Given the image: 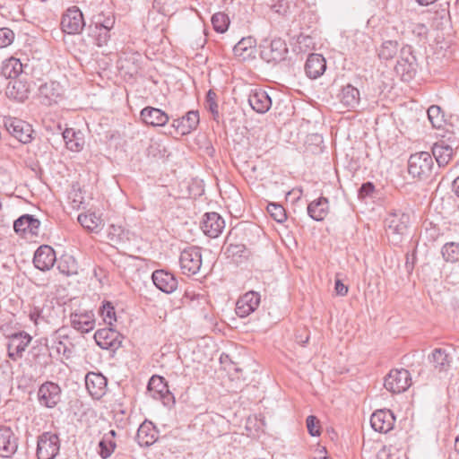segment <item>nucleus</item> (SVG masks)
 <instances>
[{
	"mask_svg": "<svg viewBox=\"0 0 459 459\" xmlns=\"http://www.w3.org/2000/svg\"><path fill=\"white\" fill-rule=\"evenodd\" d=\"M385 223L389 241L398 245L408 232L410 215L401 210H394L388 214Z\"/></svg>",
	"mask_w": 459,
	"mask_h": 459,
	"instance_id": "1",
	"label": "nucleus"
},
{
	"mask_svg": "<svg viewBox=\"0 0 459 459\" xmlns=\"http://www.w3.org/2000/svg\"><path fill=\"white\" fill-rule=\"evenodd\" d=\"M433 166L434 161L429 152H416L408 160V172L413 178H428L432 173Z\"/></svg>",
	"mask_w": 459,
	"mask_h": 459,
	"instance_id": "2",
	"label": "nucleus"
},
{
	"mask_svg": "<svg viewBox=\"0 0 459 459\" xmlns=\"http://www.w3.org/2000/svg\"><path fill=\"white\" fill-rule=\"evenodd\" d=\"M260 56L266 63L277 64L285 60L288 54L286 42L281 38L265 40L260 46Z\"/></svg>",
	"mask_w": 459,
	"mask_h": 459,
	"instance_id": "3",
	"label": "nucleus"
},
{
	"mask_svg": "<svg viewBox=\"0 0 459 459\" xmlns=\"http://www.w3.org/2000/svg\"><path fill=\"white\" fill-rule=\"evenodd\" d=\"M431 370L439 378L446 377L453 365V356L442 348H436L428 357Z\"/></svg>",
	"mask_w": 459,
	"mask_h": 459,
	"instance_id": "4",
	"label": "nucleus"
},
{
	"mask_svg": "<svg viewBox=\"0 0 459 459\" xmlns=\"http://www.w3.org/2000/svg\"><path fill=\"white\" fill-rule=\"evenodd\" d=\"M4 126L7 132L22 143H29L33 139L32 126L26 121L16 117H4Z\"/></svg>",
	"mask_w": 459,
	"mask_h": 459,
	"instance_id": "5",
	"label": "nucleus"
},
{
	"mask_svg": "<svg viewBox=\"0 0 459 459\" xmlns=\"http://www.w3.org/2000/svg\"><path fill=\"white\" fill-rule=\"evenodd\" d=\"M60 440L56 434L44 432L38 437L37 456L39 459H54L59 453Z\"/></svg>",
	"mask_w": 459,
	"mask_h": 459,
	"instance_id": "6",
	"label": "nucleus"
},
{
	"mask_svg": "<svg viewBox=\"0 0 459 459\" xmlns=\"http://www.w3.org/2000/svg\"><path fill=\"white\" fill-rule=\"evenodd\" d=\"M180 268L185 274H196L202 266V254L199 247L185 248L179 257Z\"/></svg>",
	"mask_w": 459,
	"mask_h": 459,
	"instance_id": "7",
	"label": "nucleus"
},
{
	"mask_svg": "<svg viewBox=\"0 0 459 459\" xmlns=\"http://www.w3.org/2000/svg\"><path fill=\"white\" fill-rule=\"evenodd\" d=\"M411 384V374L407 369H393L385 377L384 386L393 394L406 391Z\"/></svg>",
	"mask_w": 459,
	"mask_h": 459,
	"instance_id": "8",
	"label": "nucleus"
},
{
	"mask_svg": "<svg viewBox=\"0 0 459 459\" xmlns=\"http://www.w3.org/2000/svg\"><path fill=\"white\" fill-rule=\"evenodd\" d=\"M85 26L82 13L77 6L69 7L61 20L62 31L66 34H77Z\"/></svg>",
	"mask_w": 459,
	"mask_h": 459,
	"instance_id": "9",
	"label": "nucleus"
},
{
	"mask_svg": "<svg viewBox=\"0 0 459 459\" xmlns=\"http://www.w3.org/2000/svg\"><path fill=\"white\" fill-rule=\"evenodd\" d=\"M123 339V335L111 327L99 329L94 333L96 343L104 350H117L121 346Z\"/></svg>",
	"mask_w": 459,
	"mask_h": 459,
	"instance_id": "10",
	"label": "nucleus"
},
{
	"mask_svg": "<svg viewBox=\"0 0 459 459\" xmlns=\"http://www.w3.org/2000/svg\"><path fill=\"white\" fill-rule=\"evenodd\" d=\"M416 57L412 54L411 47L405 46L401 48L400 56L397 61L395 69L401 74L403 80H410L416 72Z\"/></svg>",
	"mask_w": 459,
	"mask_h": 459,
	"instance_id": "11",
	"label": "nucleus"
},
{
	"mask_svg": "<svg viewBox=\"0 0 459 459\" xmlns=\"http://www.w3.org/2000/svg\"><path fill=\"white\" fill-rule=\"evenodd\" d=\"M38 399L40 405L54 408L61 401V388L54 382L42 384L38 391Z\"/></svg>",
	"mask_w": 459,
	"mask_h": 459,
	"instance_id": "12",
	"label": "nucleus"
},
{
	"mask_svg": "<svg viewBox=\"0 0 459 459\" xmlns=\"http://www.w3.org/2000/svg\"><path fill=\"white\" fill-rule=\"evenodd\" d=\"M70 322L76 331L89 333L95 327V316L91 310L76 309L71 313Z\"/></svg>",
	"mask_w": 459,
	"mask_h": 459,
	"instance_id": "13",
	"label": "nucleus"
},
{
	"mask_svg": "<svg viewBox=\"0 0 459 459\" xmlns=\"http://www.w3.org/2000/svg\"><path fill=\"white\" fill-rule=\"evenodd\" d=\"M30 341V335L25 332L12 334L7 346L8 357L13 360L22 358Z\"/></svg>",
	"mask_w": 459,
	"mask_h": 459,
	"instance_id": "14",
	"label": "nucleus"
},
{
	"mask_svg": "<svg viewBox=\"0 0 459 459\" xmlns=\"http://www.w3.org/2000/svg\"><path fill=\"white\" fill-rule=\"evenodd\" d=\"M395 418L390 410H377L370 417V425L375 431L387 433L394 425Z\"/></svg>",
	"mask_w": 459,
	"mask_h": 459,
	"instance_id": "15",
	"label": "nucleus"
},
{
	"mask_svg": "<svg viewBox=\"0 0 459 459\" xmlns=\"http://www.w3.org/2000/svg\"><path fill=\"white\" fill-rule=\"evenodd\" d=\"M56 262L55 250L47 245H42L35 251L33 264L40 271L50 270Z\"/></svg>",
	"mask_w": 459,
	"mask_h": 459,
	"instance_id": "16",
	"label": "nucleus"
},
{
	"mask_svg": "<svg viewBox=\"0 0 459 459\" xmlns=\"http://www.w3.org/2000/svg\"><path fill=\"white\" fill-rule=\"evenodd\" d=\"M153 284L162 292L172 293L178 288V281L175 275L166 270H155L152 274Z\"/></svg>",
	"mask_w": 459,
	"mask_h": 459,
	"instance_id": "17",
	"label": "nucleus"
},
{
	"mask_svg": "<svg viewBox=\"0 0 459 459\" xmlns=\"http://www.w3.org/2000/svg\"><path fill=\"white\" fill-rule=\"evenodd\" d=\"M86 388L93 399L99 400L107 390V378L100 373L89 372L85 377Z\"/></svg>",
	"mask_w": 459,
	"mask_h": 459,
	"instance_id": "18",
	"label": "nucleus"
},
{
	"mask_svg": "<svg viewBox=\"0 0 459 459\" xmlns=\"http://www.w3.org/2000/svg\"><path fill=\"white\" fill-rule=\"evenodd\" d=\"M260 304V294L255 291H248L241 296L236 304V314L240 317H246L254 312Z\"/></svg>",
	"mask_w": 459,
	"mask_h": 459,
	"instance_id": "19",
	"label": "nucleus"
},
{
	"mask_svg": "<svg viewBox=\"0 0 459 459\" xmlns=\"http://www.w3.org/2000/svg\"><path fill=\"white\" fill-rule=\"evenodd\" d=\"M141 120L147 126H164L169 120V115L160 108L145 107L140 112Z\"/></svg>",
	"mask_w": 459,
	"mask_h": 459,
	"instance_id": "20",
	"label": "nucleus"
},
{
	"mask_svg": "<svg viewBox=\"0 0 459 459\" xmlns=\"http://www.w3.org/2000/svg\"><path fill=\"white\" fill-rule=\"evenodd\" d=\"M225 226L224 220L217 212H207L204 214L201 229L210 238H217Z\"/></svg>",
	"mask_w": 459,
	"mask_h": 459,
	"instance_id": "21",
	"label": "nucleus"
},
{
	"mask_svg": "<svg viewBox=\"0 0 459 459\" xmlns=\"http://www.w3.org/2000/svg\"><path fill=\"white\" fill-rule=\"evenodd\" d=\"M250 107L259 114L266 113L272 107V100L268 93L262 89H253L248 95Z\"/></svg>",
	"mask_w": 459,
	"mask_h": 459,
	"instance_id": "22",
	"label": "nucleus"
},
{
	"mask_svg": "<svg viewBox=\"0 0 459 459\" xmlns=\"http://www.w3.org/2000/svg\"><path fill=\"white\" fill-rule=\"evenodd\" d=\"M337 98L340 103L349 110H355L360 102L359 89L350 83L342 87Z\"/></svg>",
	"mask_w": 459,
	"mask_h": 459,
	"instance_id": "23",
	"label": "nucleus"
},
{
	"mask_svg": "<svg viewBox=\"0 0 459 459\" xmlns=\"http://www.w3.org/2000/svg\"><path fill=\"white\" fill-rule=\"evenodd\" d=\"M17 438L7 427H0V456L10 457L17 450Z\"/></svg>",
	"mask_w": 459,
	"mask_h": 459,
	"instance_id": "24",
	"label": "nucleus"
},
{
	"mask_svg": "<svg viewBox=\"0 0 459 459\" xmlns=\"http://www.w3.org/2000/svg\"><path fill=\"white\" fill-rule=\"evenodd\" d=\"M198 111H188L182 117L173 120L172 126L182 135L187 134L195 130L199 124Z\"/></svg>",
	"mask_w": 459,
	"mask_h": 459,
	"instance_id": "25",
	"label": "nucleus"
},
{
	"mask_svg": "<svg viewBox=\"0 0 459 459\" xmlns=\"http://www.w3.org/2000/svg\"><path fill=\"white\" fill-rule=\"evenodd\" d=\"M148 391L154 399L162 400L163 403H166V400L169 401L171 397L167 382L164 377L160 376H152L150 378Z\"/></svg>",
	"mask_w": 459,
	"mask_h": 459,
	"instance_id": "26",
	"label": "nucleus"
},
{
	"mask_svg": "<svg viewBox=\"0 0 459 459\" xmlns=\"http://www.w3.org/2000/svg\"><path fill=\"white\" fill-rule=\"evenodd\" d=\"M326 69V61L320 54H310L305 64L306 74L311 79H317Z\"/></svg>",
	"mask_w": 459,
	"mask_h": 459,
	"instance_id": "27",
	"label": "nucleus"
},
{
	"mask_svg": "<svg viewBox=\"0 0 459 459\" xmlns=\"http://www.w3.org/2000/svg\"><path fill=\"white\" fill-rule=\"evenodd\" d=\"M39 226L40 221L30 214L22 215L13 222V229L16 233L38 235Z\"/></svg>",
	"mask_w": 459,
	"mask_h": 459,
	"instance_id": "28",
	"label": "nucleus"
},
{
	"mask_svg": "<svg viewBox=\"0 0 459 459\" xmlns=\"http://www.w3.org/2000/svg\"><path fill=\"white\" fill-rule=\"evenodd\" d=\"M454 148L445 141H439L434 143L432 154L435 157L438 167H444L448 164L453 157Z\"/></svg>",
	"mask_w": 459,
	"mask_h": 459,
	"instance_id": "29",
	"label": "nucleus"
},
{
	"mask_svg": "<svg viewBox=\"0 0 459 459\" xmlns=\"http://www.w3.org/2000/svg\"><path fill=\"white\" fill-rule=\"evenodd\" d=\"M329 212L328 199L325 197H319L318 199L311 202L307 206V214L309 217L316 221H323Z\"/></svg>",
	"mask_w": 459,
	"mask_h": 459,
	"instance_id": "30",
	"label": "nucleus"
},
{
	"mask_svg": "<svg viewBox=\"0 0 459 459\" xmlns=\"http://www.w3.org/2000/svg\"><path fill=\"white\" fill-rule=\"evenodd\" d=\"M141 446H149L156 441V431L151 422L144 421L137 429L135 437Z\"/></svg>",
	"mask_w": 459,
	"mask_h": 459,
	"instance_id": "31",
	"label": "nucleus"
},
{
	"mask_svg": "<svg viewBox=\"0 0 459 459\" xmlns=\"http://www.w3.org/2000/svg\"><path fill=\"white\" fill-rule=\"evenodd\" d=\"M39 96L43 99L46 105H51L57 102L61 96L60 85L55 82H46L39 87Z\"/></svg>",
	"mask_w": 459,
	"mask_h": 459,
	"instance_id": "32",
	"label": "nucleus"
},
{
	"mask_svg": "<svg viewBox=\"0 0 459 459\" xmlns=\"http://www.w3.org/2000/svg\"><path fill=\"white\" fill-rule=\"evenodd\" d=\"M62 134L67 149L72 152H80L82 149L84 140L82 134L80 131H75L73 128H66Z\"/></svg>",
	"mask_w": 459,
	"mask_h": 459,
	"instance_id": "33",
	"label": "nucleus"
},
{
	"mask_svg": "<svg viewBox=\"0 0 459 459\" xmlns=\"http://www.w3.org/2000/svg\"><path fill=\"white\" fill-rule=\"evenodd\" d=\"M23 71V65L20 59L10 57L3 62L1 74L5 78H16Z\"/></svg>",
	"mask_w": 459,
	"mask_h": 459,
	"instance_id": "34",
	"label": "nucleus"
},
{
	"mask_svg": "<svg viewBox=\"0 0 459 459\" xmlns=\"http://www.w3.org/2000/svg\"><path fill=\"white\" fill-rule=\"evenodd\" d=\"M441 254L444 260L447 263L459 262V243L448 242L441 248Z\"/></svg>",
	"mask_w": 459,
	"mask_h": 459,
	"instance_id": "35",
	"label": "nucleus"
},
{
	"mask_svg": "<svg viewBox=\"0 0 459 459\" xmlns=\"http://www.w3.org/2000/svg\"><path fill=\"white\" fill-rule=\"evenodd\" d=\"M58 271L66 276L75 274L77 273V266L75 260L71 255L62 256L57 261Z\"/></svg>",
	"mask_w": 459,
	"mask_h": 459,
	"instance_id": "36",
	"label": "nucleus"
},
{
	"mask_svg": "<svg viewBox=\"0 0 459 459\" xmlns=\"http://www.w3.org/2000/svg\"><path fill=\"white\" fill-rule=\"evenodd\" d=\"M255 46V39L253 37H247L241 39L233 48L234 54L238 56H250L248 51L252 50V48Z\"/></svg>",
	"mask_w": 459,
	"mask_h": 459,
	"instance_id": "37",
	"label": "nucleus"
},
{
	"mask_svg": "<svg viewBox=\"0 0 459 459\" xmlns=\"http://www.w3.org/2000/svg\"><path fill=\"white\" fill-rule=\"evenodd\" d=\"M92 26L96 29H113L115 25V16L112 13H105L103 12L93 16Z\"/></svg>",
	"mask_w": 459,
	"mask_h": 459,
	"instance_id": "38",
	"label": "nucleus"
},
{
	"mask_svg": "<svg viewBox=\"0 0 459 459\" xmlns=\"http://www.w3.org/2000/svg\"><path fill=\"white\" fill-rule=\"evenodd\" d=\"M78 221L84 229L94 231L101 223V219L95 213L80 214L78 216Z\"/></svg>",
	"mask_w": 459,
	"mask_h": 459,
	"instance_id": "39",
	"label": "nucleus"
},
{
	"mask_svg": "<svg viewBox=\"0 0 459 459\" xmlns=\"http://www.w3.org/2000/svg\"><path fill=\"white\" fill-rule=\"evenodd\" d=\"M398 43L395 40H386L383 42L378 56L381 59L389 60L397 54Z\"/></svg>",
	"mask_w": 459,
	"mask_h": 459,
	"instance_id": "40",
	"label": "nucleus"
},
{
	"mask_svg": "<svg viewBox=\"0 0 459 459\" xmlns=\"http://www.w3.org/2000/svg\"><path fill=\"white\" fill-rule=\"evenodd\" d=\"M112 29H96L95 26L91 25L90 30L91 35L95 38L96 45L99 47H102L108 43L110 39V30Z\"/></svg>",
	"mask_w": 459,
	"mask_h": 459,
	"instance_id": "41",
	"label": "nucleus"
},
{
	"mask_svg": "<svg viewBox=\"0 0 459 459\" xmlns=\"http://www.w3.org/2000/svg\"><path fill=\"white\" fill-rule=\"evenodd\" d=\"M212 24L215 31L224 33L228 30L230 19L223 13H216L212 17Z\"/></svg>",
	"mask_w": 459,
	"mask_h": 459,
	"instance_id": "42",
	"label": "nucleus"
},
{
	"mask_svg": "<svg viewBox=\"0 0 459 459\" xmlns=\"http://www.w3.org/2000/svg\"><path fill=\"white\" fill-rule=\"evenodd\" d=\"M216 98V93L212 90H209L206 94L205 108L212 113L213 119L219 122L220 112Z\"/></svg>",
	"mask_w": 459,
	"mask_h": 459,
	"instance_id": "43",
	"label": "nucleus"
},
{
	"mask_svg": "<svg viewBox=\"0 0 459 459\" xmlns=\"http://www.w3.org/2000/svg\"><path fill=\"white\" fill-rule=\"evenodd\" d=\"M428 117L432 126L440 128L444 122V115L438 106L432 105L428 108Z\"/></svg>",
	"mask_w": 459,
	"mask_h": 459,
	"instance_id": "44",
	"label": "nucleus"
},
{
	"mask_svg": "<svg viewBox=\"0 0 459 459\" xmlns=\"http://www.w3.org/2000/svg\"><path fill=\"white\" fill-rule=\"evenodd\" d=\"M267 212L271 217L279 223H282L287 219V214L283 206L278 204L271 203L267 205Z\"/></svg>",
	"mask_w": 459,
	"mask_h": 459,
	"instance_id": "45",
	"label": "nucleus"
},
{
	"mask_svg": "<svg viewBox=\"0 0 459 459\" xmlns=\"http://www.w3.org/2000/svg\"><path fill=\"white\" fill-rule=\"evenodd\" d=\"M99 446L100 449V456L103 459H106L109 457L113 453L116 447V442L114 440H111V438H109V436H103L102 439L99 443Z\"/></svg>",
	"mask_w": 459,
	"mask_h": 459,
	"instance_id": "46",
	"label": "nucleus"
},
{
	"mask_svg": "<svg viewBox=\"0 0 459 459\" xmlns=\"http://www.w3.org/2000/svg\"><path fill=\"white\" fill-rule=\"evenodd\" d=\"M100 314L103 321L108 325H112L113 322L116 321L115 308L110 302H106L102 305L100 308Z\"/></svg>",
	"mask_w": 459,
	"mask_h": 459,
	"instance_id": "47",
	"label": "nucleus"
},
{
	"mask_svg": "<svg viewBox=\"0 0 459 459\" xmlns=\"http://www.w3.org/2000/svg\"><path fill=\"white\" fill-rule=\"evenodd\" d=\"M108 238L114 244H119L125 239V232L121 227L111 225L108 229Z\"/></svg>",
	"mask_w": 459,
	"mask_h": 459,
	"instance_id": "48",
	"label": "nucleus"
},
{
	"mask_svg": "<svg viewBox=\"0 0 459 459\" xmlns=\"http://www.w3.org/2000/svg\"><path fill=\"white\" fill-rule=\"evenodd\" d=\"M306 423L307 431L312 437L320 436L321 429L319 425V420L316 416L309 415L306 420Z\"/></svg>",
	"mask_w": 459,
	"mask_h": 459,
	"instance_id": "49",
	"label": "nucleus"
},
{
	"mask_svg": "<svg viewBox=\"0 0 459 459\" xmlns=\"http://www.w3.org/2000/svg\"><path fill=\"white\" fill-rule=\"evenodd\" d=\"M14 32L8 28L0 29V48H5L13 43Z\"/></svg>",
	"mask_w": 459,
	"mask_h": 459,
	"instance_id": "50",
	"label": "nucleus"
},
{
	"mask_svg": "<svg viewBox=\"0 0 459 459\" xmlns=\"http://www.w3.org/2000/svg\"><path fill=\"white\" fill-rule=\"evenodd\" d=\"M247 252L246 247L244 245H230L227 247L226 254L228 256L235 258L237 256L242 257L245 256V254Z\"/></svg>",
	"mask_w": 459,
	"mask_h": 459,
	"instance_id": "51",
	"label": "nucleus"
},
{
	"mask_svg": "<svg viewBox=\"0 0 459 459\" xmlns=\"http://www.w3.org/2000/svg\"><path fill=\"white\" fill-rule=\"evenodd\" d=\"M375 191V186L371 182H367L362 184L360 188L359 189V197L366 198L368 196H371Z\"/></svg>",
	"mask_w": 459,
	"mask_h": 459,
	"instance_id": "52",
	"label": "nucleus"
},
{
	"mask_svg": "<svg viewBox=\"0 0 459 459\" xmlns=\"http://www.w3.org/2000/svg\"><path fill=\"white\" fill-rule=\"evenodd\" d=\"M161 144L159 142L152 141L149 147L147 148V153L149 156L156 157L158 152H160Z\"/></svg>",
	"mask_w": 459,
	"mask_h": 459,
	"instance_id": "53",
	"label": "nucleus"
},
{
	"mask_svg": "<svg viewBox=\"0 0 459 459\" xmlns=\"http://www.w3.org/2000/svg\"><path fill=\"white\" fill-rule=\"evenodd\" d=\"M334 290L339 296H345L348 293V286L343 284L340 279L335 280Z\"/></svg>",
	"mask_w": 459,
	"mask_h": 459,
	"instance_id": "54",
	"label": "nucleus"
},
{
	"mask_svg": "<svg viewBox=\"0 0 459 459\" xmlns=\"http://www.w3.org/2000/svg\"><path fill=\"white\" fill-rule=\"evenodd\" d=\"M273 10L280 14H285L289 9V5L287 2H284L283 0L279 1L278 4H273L272 6Z\"/></svg>",
	"mask_w": 459,
	"mask_h": 459,
	"instance_id": "55",
	"label": "nucleus"
},
{
	"mask_svg": "<svg viewBox=\"0 0 459 459\" xmlns=\"http://www.w3.org/2000/svg\"><path fill=\"white\" fill-rule=\"evenodd\" d=\"M412 31L420 37H426L428 34V28L423 23H417L414 25Z\"/></svg>",
	"mask_w": 459,
	"mask_h": 459,
	"instance_id": "56",
	"label": "nucleus"
},
{
	"mask_svg": "<svg viewBox=\"0 0 459 459\" xmlns=\"http://www.w3.org/2000/svg\"><path fill=\"white\" fill-rule=\"evenodd\" d=\"M415 259H416V257H415L414 254H412V255L407 254V255H406V262H405V268H406V271L409 273H411L413 268H414Z\"/></svg>",
	"mask_w": 459,
	"mask_h": 459,
	"instance_id": "57",
	"label": "nucleus"
},
{
	"mask_svg": "<svg viewBox=\"0 0 459 459\" xmlns=\"http://www.w3.org/2000/svg\"><path fill=\"white\" fill-rule=\"evenodd\" d=\"M309 341V335L305 332V334H297L296 342L301 346H305Z\"/></svg>",
	"mask_w": 459,
	"mask_h": 459,
	"instance_id": "58",
	"label": "nucleus"
},
{
	"mask_svg": "<svg viewBox=\"0 0 459 459\" xmlns=\"http://www.w3.org/2000/svg\"><path fill=\"white\" fill-rule=\"evenodd\" d=\"M40 317H41V312L38 308H34V310L30 313V320H32L36 325L39 323V319Z\"/></svg>",
	"mask_w": 459,
	"mask_h": 459,
	"instance_id": "59",
	"label": "nucleus"
},
{
	"mask_svg": "<svg viewBox=\"0 0 459 459\" xmlns=\"http://www.w3.org/2000/svg\"><path fill=\"white\" fill-rule=\"evenodd\" d=\"M165 0H153L152 1V8L159 13L163 11Z\"/></svg>",
	"mask_w": 459,
	"mask_h": 459,
	"instance_id": "60",
	"label": "nucleus"
},
{
	"mask_svg": "<svg viewBox=\"0 0 459 459\" xmlns=\"http://www.w3.org/2000/svg\"><path fill=\"white\" fill-rule=\"evenodd\" d=\"M453 188L455 195L459 197V176L454 180Z\"/></svg>",
	"mask_w": 459,
	"mask_h": 459,
	"instance_id": "61",
	"label": "nucleus"
},
{
	"mask_svg": "<svg viewBox=\"0 0 459 459\" xmlns=\"http://www.w3.org/2000/svg\"><path fill=\"white\" fill-rule=\"evenodd\" d=\"M417 3L420 5L427 6L433 3H435L437 0H416Z\"/></svg>",
	"mask_w": 459,
	"mask_h": 459,
	"instance_id": "62",
	"label": "nucleus"
},
{
	"mask_svg": "<svg viewBox=\"0 0 459 459\" xmlns=\"http://www.w3.org/2000/svg\"><path fill=\"white\" fill-rule=\"evenodd\" d=\"M104 436H109V438H111V440H114V437H116V431L112 429Z\"/></svg>",
	"mask_w": 459,
	"mask_h": 459,
	"instance_id": "63",
	"label": "nucleus"
},
{
	"mask_svg": "<svg viewBox=\"0 0 459 459\" xmlns=\"http://www.w3.org/2000/svg\"><path fill=\"white\" fill-rule=\"evenodd\" d=\"M455 449L459 454V436L455 440Z\"/></svg>",
	"mask_w": 459,
	"mask_h": 459,
	"instance_id": "64",
	"label": "nucleus"
}]
</instances>
